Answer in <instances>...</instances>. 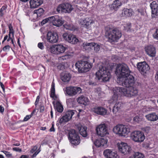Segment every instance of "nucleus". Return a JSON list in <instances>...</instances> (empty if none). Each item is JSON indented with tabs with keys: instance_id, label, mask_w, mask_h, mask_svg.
<instances>
[{
	"instance_id": "f257e3e1",
	"label": "nucleus",
	"mask_w": 158,
	"mask_h": 158,
	"mask_svg": "<svg viewBox=\"0 0 158 158\" xmlns=\"http://www.w3.org/2000/svg\"><path fill=\"white\" fill-rule=\"evenodd\" d=\"M131 73V71L127 64H122L117 65L115 73L118 77V82L126 88H114L113 90L114 94L110 100V103L117 101L118 96L120 95L131 98L138 95V89L133 86L135 83V78L130 74Z\"/></svg>"
},
{
	"instance_id": "f03ea898",
	"label": "nucleus",
	"mask_w": 158,
	"mask_h": 158,
	"mask_svg": "<svg viewBox=\"0 0 158 158\" xmlns=\"http://www.w3.org/2000/svg\"><path fill=\"white\" fill-rule=\"evenodd\" d=\"M122 35L121 31L117 28L110 29L107 28L105 33L106 38L108 41L110 43L117 42Z\"/></svg>"
},
{
	"instance_id": "7ed1b4c3",
	"label": "nucleus",
	"mask_w": 158,
	"mask_h": 158,
	"mask_svg": "<svg viewBox=\"0 0 158 158\" xmlns=\"http://www.w3.org/2000/svg\"><path fill=\"white\" fill-rule=\"evenodd\" d=\"M96 75L98 80L103 81H108L111 77L110 70L103 66L100 68L99 69L96 73Z\"/></svg>"
},
{
	"instance_id": "20e7f679",
	"label": "nucleus",
	"mask_w": 158,
	"mask_h": 158,
	"mask_svg": "<svg viewBox=\"0 0 158 158\" xmlns=\"http://www.w3.org/2000/svg\"><path fill=\"white\" fill-rule=\"evenodd\" d=\"M130 128L127 125L118 124L113 129L114 133L121 136L125 137L130 132Z\"/></svg>"
},
{
	"instance_id": "39448f33",
	"label": "nucleus",
	"mask_w": 158,
	"mask_h": 158,
	"mask_svg": "<svg viewBox=\"0 0 158 158\" xmlns=\"http://www.w3.org/2000/svg\"><path fill=\"white\" fill-rule=\"evenodd\" d=\"M75 66L80 73L88 71L92 67L91 65L86 61H78L76 63Z\"/></svg>"
},
{
	"instance_id": "423d86ee",
	"label": "nucleus",
	"mask_w": 158,
	"mask_h": 158,
	"mask_svg": "<svg viewBox=\"0 0 158 158\" xmlns=\"http://www.w3.org/2000/svg\"><path fill=\"white\" fill-rule=\"evenodd\" d=\"M117 146L119 152L124 155L130 153L131 151V147L125 143L119 142L117 144Z\"/></svg>"
},
{
	"instance_id": "0eeeda50",
	"label": "nucleus",
	"mask_w": 158,
	"mask_h": 158,
	"mask_svg": "<svg viewBox=\"0 0 158 158\" xmlns=\"http://www.w3.org/2000/svg\"><path fill=\"white\" fill-rule=\"evenodd\" d=\"M67 48L61 44L52 45L51 46L49 50L52 53L59 54L64 53Z\"/></svg>"
},
{
	"instance_id": "6e6552de",
	"label": "nucleus",
	"mask_w": 158,
	"mask_h": 158,
	"mask_svg": "<svg viewBox=\"0 0 158 158\" xmlns=\"http://www.w3.org/2000/svg\"><path fill=\"white\" fill-rule=\"evenodd\" d=\"M69 139L72 144L77 145L80 143L79 136L74 130H71L69 133Z\"/></svg>"
},
{
	"instance_id": "1a4fd4ad",
	"label": "nucleus",
	"mask_w": 158,
	"mask_h": 158,
	"mask_svg": "<svg viewBox=\"0 0 158 158\" xmlns=\"http://www.w3.org/2000/svg\"><path fill=\"white\" fill-rule=\"evenodd\" d=\"M132 139L135 142L141 143L143 141L145 136L143 133L139 131L133 132L131 135Z\"/></svg>"
},
{
	"instance_id": "9d476101",
	"label": "nucleus",
	"mask_w": 158,
	"mask_h": 158,
	"mask_svg": "<svg viewBox=\"0 0 158 158\" xmlns=\"http://www.w3.org/2000/svg\"><path fill=\"white\" fill-rule=\"evenodd\" d=\"M96 131L97 135L104 136L108 134L107 127L105 124H100L96 127Z\"/></svg>"
},
{
	"instance_id": "9b49d317",
	"label": "nucleus",
	"mask_w": 158,
	"mask_h": 158,
	"mask_svg": "<svg viewBox=\"0 0 158 158\" xmlns=\"http://www.w3.org/2000/svg\"><path fill=\"white\" fill-rule=\"evenodd\" d=\"M78 23L81 26L87 29H89L94 23V21L90 18H86L83 19H80Z\"/></svg>"
},
{
	"instance_id": "f8f14e48",
	"label": "nucleus",
	"mask_w": 158,
	"mask_h": 158,
	"mask_svg": "<svg viewBox=\"0 0 158 158\" xmlns=\"http://www.w3.org/2000/svg\"><path fill=\"white\" fill-rule=\"evenodd\" d=\"M73 9L71 5L69 3L62 4L58 6L57 10L59 12L70 13Z\"/></svg>"
},
{
	"instance_id": "ddd939ff",
	"label": "nucleus",
	"mask_w": 158,
	"mask_h": 158,
	"mask_svg": "<svg viewBox=\"0 0 158 158\" xmlns=\"http://www.w3.org/2000/svg\"><path fill=\"white\" fill-rule=\"evenodd\" d=\"M81 90L80 88L77 87H69L66 89L65 93L69 96H73L77 93L81 92Z\"/></svg>"
},
{
	"instance_id": "4468645a",
	"label": "nucleus",
	"mask_w": 158,
	"mask_h": 158,
	"mask_svg": "<svg viewBox=\"0 0 158 158\" xmlns=\"http://www.w3.org/2000/svg\"><path fill=\"white\" fill-rule=\"evenodd\" d=\"M47 40L49 43H56L58 39V36L56 32L49 31L47 34Z\"/></svg>"
},
{
	"instance_id": "2eb2a0df",
	"label": "nucleus",
	"mask_w": 158,
	"mask_h": 158,
	"mask_svg": "<svg viewBox=\"0 0 158 158\" xmlns=\"http://www.w3.org/2000/svg\"><path fill=\"white\" fill-rule=\"evenodd\" d=\"M63 37L64 40L72 44H76L78 42L75 36L72 34L65 33L63 34Z\"/></svg>"
},
{
	"instance_id": "dca6fc26",
	"label": "nucleus",
	"mask_w": 158,
	"mask_h": 158,
	"mask_svg": "<svg viewBox=\"0 0 158 158\" xmlns=\"http://www.w3.org/2000/svg\"><path fill=\"white\" fill-rule=\"evenodd\" d=\"M76 111L73 110H70L67 111L65 115L63 116L59 120V122L62 123L68 122L72 118L73 116Z\"/></svg>"
},
{
	"instance_id": "f3484780",
	"label": "nucleus",
	"mask_w": 158,
	"mask_h": 158,
	"mask_svg": "<svg viewBox=\"0 0 158 158\" xmlns=\"http://www.w3.org/2000/svg\"><path fill=\"white\" fill-rule=\"evenodd\" d=\"M51 23L56 27H60L64 23V21L62 18L58 15L51 16Z\"/></svg>"
},
{
	"instance_id": "a211bd4d",
	"label": "nucleus",
	"mask_w": 158,
	"mask_h": 158,
	"mask_svg": "<svg viewBox=\"0 0 158 158\" xmlns=\"http://www.w3.org/2000/svg\"><path fill=\"white\" fill-rule=\"evenodd\" d=\"M103 154L106 158H119L117 152L112 149H105L103 152Z\"/></svg>"
},
{
	"instance_id": "6ab92c4d",
	"label": "nucleus",
	"mask_w": 158,
	"mask_h": 158,
	"mask_svg": "<svg viewBox=\"0 0 158 158\" xmlns=\"http://www.w3.org/2000/svg\"><path fill=\"white\" fill-rule=\"evenodd\" d=\"M137 66L139 72L143 74L146 73L149 69L148 65L145 62L138 63Z\"/></svg>"
},
{
	"instance_id": "aec40b11",
	"label": "nucleus",
	"mask_w": 158,
	"mask_h": 158,
	"mask_svg": "<svg viewBox=\"0 0 158 158\" xmlns=\"http://www.w3.org/2000/svg\"><path fill=\"white\" fill-rule=\"evenodd\" d=\"M92 111L98 115H104L107 113L106 110L102 106H96L92 109Z\"/></svg>"
},
{
	"instance_id": "412c9836",
	"label": "nucleus",
	"mask_w": 158,
	"mask_h": 158,
	"mask_svg": "<svg viewBox=\"0 0 158 158\" xmlns=\"http://www.w3.org/2000/svg\"><path fill=\"white\" fill-rule=\"evenodd\" d=\"M145 50L147 55L150 57H154L156 55V49L153 46L150 45L147 47L145 48Z\"/></svg>"
},
{
	"instance_id": "4be33fe9",
	"label": "nucleus",
	"mask_w": 158,
	"mask_h": 158,
	"mask_svg": "<svg viewBox=\"0 0 158 158\" xmlns=\"http://www.w3.org/2000/svg\"><path fill=\"white\" fill-rule=\"evenodd\" d=\"M152 10V16L155 17L158 13V4L155 1H153L150 4Z\"/></svg>"
},
{
	"instance_id": "5701e85b",
	"label": "nucleus",
	"mask_w": 158,
	"mask_h": 158,
	"mask_svg": "<svg viewBox=\"0 0 158 158\" xmlns=\"http://www.w3.org/2000/svg\"><path fill=\"white\" fill-rule=\"evenodd\" d=\"M42 0H30V7L31 8H35L43 3Z\"/></svg>"
},
{
	"instance_id": "b1692460",
	"label": "nucleus",
	"mask_w": 158,
	"mask_h": 158,
	"mask_svg": "<svg viewBox=\"0 0 158 158\" xmlns=\"http://www.w3.org/2000/svg\"><path fill=\"white\" fill-rule=\"evenodd\" d=\"M71 77V75L69 73L64 72L61 74V80L64 82H68Z\"/></svg>"
},
{
	"instance_id": "393cba45",
	"label": "nucleus",
	"mask_w": 158,
	"mask_h": 158,
	"mask_svg": "<svg viewBox=\"0 0 158 158\" xmlns=\"http://www.w3.org/2000/svg\"><path fill=\"white\" fill-rule=\"evenodd\" d=\"M146 118L151 121H155L158 119V116L155 113L148 114L145 116Z\"/></svg>"
},
{
	"instance_id": "a878e982",
	"label": "nucleus",
	"mask_w": 158,
	"mask_h": 158,
	"mask_svg": "<svg viewBox=\"0 0 158 158\" xmlns=\"http://www.w3.org/2000/svg\"><path fill=\"white\" fill-rule=\"evenodd\" d=\"M77 102L80 104L86 105L89 100L88 98L84 96H81L78 97L77 99Z\"/></svg>"
},
{
	"instance_id": "bb28decb",
	"label": "nucleus",
	"mask_w": 158,
	"mask_h": 158,
	"mask_svg": "<svg viewBox=\"0 0 158 158\" xmlns=\"http://www.w3.org/2000/svg\"><path fill=\"white\" fill-rule=\"evenodd\" d=\"M80 134L83 137H86L87 135L86 131L87 128L85 126L79 125L78 127Z\"/></svg>"
},
{
	"instance_id": "cd10ccee",
	"label": "nucleus",
	"mask_w": 158,
	"mask_h": 158,
	"mask_svg": "<svg viewBox=\"0 0 158 158\" xmlns=\"http://www.w3.org/2000/svg\"><path fill=\"white\" fill-rule=\"evenodd\" d=\"M132 15V10L130 9H124L122 10L121 15L122 16L129 17Z\"/></svg>"
},
{
	"instance_id": "c85d7f7f",
	"label": "nucleus",
	"mask_w": 158,
	"mask_h": 158,
	"mask_svg": "<svg viewBox=\"0 0 158 158\" xmlns=\"http://www.w3.org/2000/svg\"><path fill=\"white\" fill-rule=\"evenodd\" d=\"M53 103L58 112L61 113L63 111V106L59 101H56L55 104L54 103V102H53Z\"/></svg>"
},
{
	"instance_id": "c756f323",
	"label": "nucleus",
	"mask_w": 158,
	"mask_h": 158,
	"mask_svg": "<svg viewBox=\"0 0 158 158\" xmlns=\"http://www.w3.org/2000/svg\"><path fill=\"white\" fill-rule=\"evenodd\" d=\"M66 102L69 108L73 107L76 104L75 100L73 98L67 99Z\"/></svg>"
},
{
	"instance_id": "7c9ffc66",
	"label": "nucleus",
	"mask_w": 158,
	"mask_h": 158,
	"mask_svg": "<svg viewBox=\"0 0 158 158\" xmlns=\"http://www.w3.org/2000/svg\"><path fill=\"white\" fill-rule=\"evenodd\" d=\"M122 106V104L120 102L115 103L113 108L112 111L113 113L116 114L121 109Z\"/></svg>"
},
{
	"instance_id": "2f4dec72",
	"label": "nucleus",
	"mask_w": 158,
	"mask_h": 158,
	"mask_svg": "<svg viewBox=\"0 0 158 158\" xmlns=\"http://www.w3.org/2000/svg\"><path fill=\"white\" fill-rule=\"evenodd\" d=\"M122 5L121 2L118 0L114 1L112 5L111 8L116 10Z\"/></svg>"
},
{
	"instance_id": "473e14b6",
	"label": "nucleus",
	"mask_w": 158,
	"mask_h": 158,
	"mask_svg": "<svg viewBox=\"0 0 158 158\" xmlns=\"http://www.w3.org/2000/svg\"><path fill=\"white\" fill-rule=\"evenodd\" d=\"M50 96L54 100L56 99L57 98V97L55 94V84L53 82H52V84Z\"/></svg>"
},
{
	"instance_id": "72a5a7b5",
	"label": "nucleus",
	"mask_w": 158,
	"mask_h": 158,
	"mask_svg": "<svg viewBox=\"0 0 158 158\" xmlns=\"http://www.w3.org/2000/svg\"><path fill=\"white\" fill-rule=\"evenodd\" d=\"M93 44H93V43L85 42L83 43L82 46L85 50H89L92 48V46H93Z\"/></svg>"
},
{
	"instance_id": "f704fd0d",
	"label": "nucleus",
	"mask_w": 158,
	"mask_h": 158,
	"mask_svg": "<svg viewBox=\"0 0 158 158\" xmlns=\"http://www.w3.org/2000/svg\"><path fill=\"white\" fill-rule=\"evenodd\" d=\"M44 10L42 8L35 10L34 11V14L36 15L37 17H39L41 16L44 12Z\"/></svg>"
},
{
	"instance_id": "c9c22d12",
	"label": "nucleus",
	"mask_w": 158,
	"mask_h": 158,
	"mask_svg": "<svg viewBox=\"0 0 158 158\" xmlns=\"http://www.w3.org/2000/svg\"><path fill=\"white\" fill-rule=\"evenodd\" d=\"M102 147H107L108 146L107 143L108 140L106 138H101L100 139Z\"/></svg>"
},
{
	"instance_id": "e433bc0d",
	"label": "nucleus",
	"mask_w": 158,
	"mask_h": 158,
	"mask_svg": "<svg viewBox=\"0 0 158 158\" xmlns=\"http://www.w3.org/2000/svg\"><path fill=\"white\" fill-rule=\"evenodd\" d=\"M143 119L142 116H136L133 118V121L134 123H139L141 122Z\"/></svg>"
},
{
	"instance_id": "4c0bfd02",
	"label": "nucleus",
	"mask_w": 158,
	"mask_h": 158,
	"mask_svg": "<svg viewBox=\"0 0 158 158\" xmlns=\"http://www.w3.org/2000/svg\"><path fill=\"white\" fill-rule=\"evenodd\" d=\"M64 26L66 29L70 30H73L74 29L72 24L67 23L64 25Z\"/></svg>"
},
{
	"instance_id": "58836bf2",
	"label": "nucleus",
	"mask_w": 158,
	"mask_h": 158,
	"mask_svg": "<svg viewBox=\"0 0 158 158\" xmlns=\"http://www.w3.org/2000/svg\"><path fill=\"white\" fill-rule=\"evenodd\" d=\"M6 7L5 6H3L2 7L0 10V16L2 17L5 13L6 9Z\"/></svg>"
},
{
	"instance_id": "ea45409f",
	"label": "nucleus",
	"mask_w": 158,
	"mask_h": 158,
	"mask_svg": "<svg viewBox=\"0 0 158 158\" xmlns=\"http://www.w3.org/2000/svg\"><path fill=\"white\" fill-rule=\"evenodd\" d=\"M93 46H92V48L94 47V51L96 52H98L100 50V46L98 44L94 43H93Z\"/></svg>"
},
{
	"instance_id": "a19ab883",
	"label": "nucleus",
	"mask_w": 158,
	"mask_h": 158,
	"mask_svg": "<svg viewBox=\"0 0 158 158\" xmlns=\"http://www.w3.org/2000/svg\"><path fill=\"white\" fill-rule=\"evenodd\" d=\"M144 155L142 153L136 152L134 155V158H144Z\"/></svg>"
},
{
	"instance_id": "79ce46f5",
	"label": "nucleus",
	"mask_w": 158,
	"mask_h": 158,
	"mask_svg": "<svg viewBox=\"0 0 158 158\" xmlns=\"http://www.w3.org/2000/svg\"><path fill=\"white\" fill-rule=\"evenodd\" d=\"M51 16L43 20L41 22V24L43 25L48 22L51 23Z\"/></svg>"
},
{
	"instance_id": "37998d69",
	"label": "nucleus",
	"mask_w": 158,
	"mask_h": 158,
	"mask_svg": "<svg viewBox=\"0 0 158 158\" xmlns=\"http://www.w3.org/2000/svg\"><path fill=\"white\" fill-rule=\"evenodd\" d=\"M123 26L124 27L125 30L128 31L129 30L131 27V24L128 23L127 24H124L123 25Z\"/></svg>"
},
{
	"instance_id": "c03bdc74",
	"label": "nucleus",
	"mask_w": 158,
	"mask_h": 158,
	"mask_svg": "<svg viewBox=\"0 0 158 158\" xmlns=\"http://www.w3.org/2000/svg\"><path fill=\"white\" fill-rule=\"evenodd\" d=\"M94 144L95 145L98 147H102L101 143L100 142V139L96 140L94 142Z\"/></svg>"
},
{
	"instance_id": "a18cd8bd",
	"label": "nucleus",
	"mask_w": 158,
	"mask_h": 158,
	"mask_svg": "<svg viewBox=\"0 0 158 158\" xmlns=\"http://www.w3.org/2000/svg\"><path fill=\"white\" fill-rule=\"evenodd\" d=\"M1 152H3L6 155V156L8 157L12 156V154L10 153V152L5 151H2Z\"/></svg>"
},
{
	"instance_id": "49530a36",
	"label": "nucleus",
	"mask_w": 158,
	"mask_h": 158,
	"mask_svg": "<svg viewBox=\"0 0 158 158\" xmlns=\"http://www.w3.org/2000/svg\"><path fill=\"white\" fill-rule=\"evenodd\" d=\"M10 46L8 45L5 46L3 48V50L4 52H8L9 51L10 49Z\"/></svg>"
},
{
	"instance_id": "de8ad7c7",
	"label": "nucleus",
	"mask_w": 158,
	"mask_h": 158,
	"mask_svg": "<svg viewBox=\"0 0 158 158\" xmlns=\"http://www.w3.org/2000/svg\"><path fill=\"white\" fill-rule=\"evenodd\" d=\"M154 38L158 40V29H156V32L153 34Z\"/></svg>"
},
{
	"instance_id": "09e8293b",
	"label": "nucleus",
	"mask_w": 158,
	"mask_h": 158,
	"mask_svg": "<svg viewBox=\"0 0 158 158\" xmlns=\"http://www.w3.org/2000/svg\"><path fill=\"white\" fill-rule=\"evenodd\" d=\"M38 46L39 48L41 50L43 49L44 48V46L43 43H39L38 44Z\"/></svg>"
},
{
	"instance_id": "8fccbe9b",
	"label": "nucleus",
	"mask_w": 158,
	"mask_h": 158,
	"mask_svg": "<svg viewBox=\"0 0 158 158\" xmlns=\"http://www.w3.org/2000/svg\"><path fill=\"white\" fill-rule=\"evenodd\" d=\"M31 117V115H27L24 117L23 119L24 121H26L28 120Z\"/></svg>"
},
{
	"instance_id": "3c124183",
	"label": "nucleus",
	"mask_w": 158,
	"mask_h": 158,
	"mask_svg": "<svg viewBox=\"0 0 158 158\" xmlns=\"http://www.w3.org/2000/svg\"><path fill=\"white\" fill-rule=\"evenodd\" d=\"M150 129L151 128L149 127H146L143 128V131L147 133H148Z\"/></svg>"
},
{
	"instance_id": "603ef678",
	"label": "nucleus",
	"mask_w": 158,
	"mask_h": 158,
	"mask_svg": "<svg viewBox=\"0 0 158 158\" xmlns=\"http://www.w3.org/2000/svg\"><path fill=\"white\" fill-rule=\"evenodd\" d=\"M40 149H38L37 150L35 153H34L32 156V158L35 157L40 152Z\"/></svg>"
},
{
	"instance_id": "864d4df0",
	"label": "nucleus",
	"mask_w": 158,
	"mask_h": 158,
	"mask_svg": "<svg viewBox=\"0 0 158 158\" xmlns=\"http://www.w3.org/2000/svg\"><path fill=\"white\" fill-rule=\"evenodd\" d=\"M76 10L78 11H81L83 10V9L78 6H75Z\"/></svg>"
},
{
	"instance_id": "5fc2aeb1",
	"label": "nucleus",
	"mask_w": 158,
	"mask_h": 158,
	"mask_svg": "<svg viewBox=\"0 0 158 158\" xmlns=\"http://www.w3.org/2000/svg\"><path fill=\"white\" fill-rule=\"evenodd\" d=\"M13 150L14 151L17 152H20L22 151V149L19 148H13Z\"/></svg>"
},
{
	"instance_id": "6e6d98bb",
	"label": "nucleus",
	"mask_w": 158,
	"mask_h": 158,
	"mask_svg": "<svg viewBox=\"0 0 158 158\" xmlns=\"http://www.w3.org/2000/svg\"><path fill=\"white\" fill-rule=\"evenodd\" d=\"M37 149V147L36 146H34L32 149L31 150V152L32 153H33Z\"/></svg>"
},
{
	"instance_id": "4d7b16f0",
	"label": "nucleus",
	"mask_w": 158,
	"mask_h": 158,
	"mask_svg": "<svg viewBox=\"0 0 158 158\" xmlns=\"http://www.w3.org/2000/svg\"><path fill=\"white\" fill-rule=\"evenodd\" d=\"M138 12L141 15H143L144 14V11L143 10L138 9L137 10Z\"/></svg>"
},
{
	"instance_id": "13d9d810",
	"label": "nucleus",
	"mask_w": 158,
	"mask_h": 158,
	"mask_svg": "<svg viewBox=\"0 0 158 158\" xmlns=\"http://www.w3.org/2000/svg\"><path fill=\"white\" fill-rule=\"evenodd\" d=\"M39 99H40L39 96H37L36 98V101H35V105H36L38 104V103L39 101Z\"/></svg>"
},
{
	"instance_id": "bf43d9fd",
	"label": "nucleus",
	"mask_w": 158,
	"mask_h": 158,
	"mask_svg": "<svg viewBox=\"0 0 158 158\" xmlns=\"http://www.w3.org/2000/svg\"><path fill=\"white\" fill-rule=\"evenodd\" d=\"M40 112H43L44 111V106H43L41 105L40 106Z\"/></svg>"
},
{
	"instance_id": "052dcab7",
	"label": "nucleus",
	"mask_w": 158,
	"mask_h": 158,
	"mask_svg": "<svg viewBox=\"0 0 158 158\" xmlns=\"http://www.w3.org/2000/svg\"><path fill=\"white\" fill-rule=\"evenodd\" d=\"M55 131V129L54 128V125L52 124V126L51 128L50 129V131L51 132H54Z\"/></svg>"
},
{
	"instance_id": "680f3d73",
	"label": "nucleus",
	"mask_w": 158,
	"mask_h": 158,
	"mask_svg": "<svg viewBox=\"0 0 158 158\" xmlns=\"http://www.w3.org/2000/svg\"><path fill=\"white\" fill-rule=\"evenodd\" d=\"M9 33L10 34H12L13 36V37H14V31L13 30L9 31Z\"/></svg>"
},
{
	"instance_id": "e2e57ef3",
	"label": "nucleus",
	"mask_w": 158,
	"mask_h": 158,
	"mask_svg": "<svg viewBox=\"0 0 158 158\" xmlns=\"http://www.w3.org/2000/svg\"><path fill=\"white\" fill-rule=\"evenodd\" d=\"M4 111V108L1 106H0V112L1 113H3Z\"/></svg>"
},
{
	"instance_id": "0e129e2a",
	"label": "nucleus",
	"mask_w": 158,
	"mask_h": 158,
	"mask_svg": "<svg viewBox=\"0 0 158 158\" xmlns=\"http://www.w3.org/2000/svg\"><path fill=\"white\" fill-rule=\"evenodd\" d=\"M0 84L1 86V87L3 89V90H4L5 88H4V85L3 84V83L2 82H1L0 81Z\"/></svg>"
},
{
	"instance_id": "69168bd1",
	"label": "nucleus",
	"mask_w": 158,
	"mask_h": 158,
	"mask_svg": "<svg viewBox=\"0 0 158 158\" xmlns=\"http://www.w3.org/2000/svg\"><path fill=\"white\" fill-rule=\"evenodd\" d=\"M28 156L25 155H23L21 156L20 158H28Z\"/></svg>"
},
{
	"instance_id": "338daca9",
	"label": "nucleus",
	"mask_w": 158,
	"mask_h": 158,
	"mask_svg": "<svg viewBox=\"0 0 158 158\" xmlns=\"http://www.w3.org/2000/svg\"><path fill=\"white\" fill-rule=\"evenodd\" d=\"M9 31L11 30H13V27L11 24H10L9 26Z\"/></svg>"
},
{
	"instance_id": "774afa93",
	"label": "nucleus",
	"mask_w": 158,
	"mask_h": 158,
	"mask_svg": "<svg viewBox=\"0 0 158 158\" xmlns=\"http://www.w3.org/2000/svg\"><path fill=\"white\" fill-rule=\"evenodd\" d=\"M46 127H41L40 128V129L41 130H43V131H44L46 130Z\"/></svg>"
}]
</instances>
